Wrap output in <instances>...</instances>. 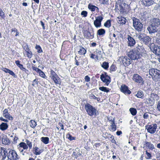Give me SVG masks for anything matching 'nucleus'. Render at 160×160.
I'll list each match as a JSON object with an SVG mask.
<instances>
[{"mask_svg":"<svg viewBox=\"0 0 160 160\" xmlns=\"http://www.w3.org/2000/svg\"><path fill=\"white\" fill-rule=\"evenodd\" d=\"M23 49L24 50L25 54L26 56L29 58H31L32 56V51L29 48V46L27 44L23 47Z\"/></svg>","mask_w":160,"mask_h":160,"instance_id":"obj_20","label":"nucleus"},{"mask_svg":"<svg viewBox=\"0 0 160 160\" xmlns=\"http://www.w3.org/2000/svg\"><path fill=\"white\" fill-rule=\"evenodd\" d=\"M145 127L148 132L151 134H153L156 131L157 125L156 124L154 123L150 125H146Z\"/></svg>","mask_w":160,"mask_h":160,"instance_id":"obj_15","label":"nucleus"},{"mask_svg":"<svg viewBox=\"0 0 160 160\" xmlns=\"http://www.w3.org/2000/svg\"><path fill=\"white\" fill-rule=\"evenodd\" d=\"M25 142L27 145L28 147L29 148V149H31L32 147V143L31 142L29 141L28 139H26Z\"/></svg>","mask_w":160,"mask_h":160,"instance_id":"obj_50","label":"nucleus"},{"mask_svg":"<svg viewBox=\"0 0 160 160\" xmlns=\"http://www.w3.org/2000/svg\"><path fill=\"white\" fill-rule=\"evenodd\" d=\"M143 92L142 91H139L136 94V96L138 98H141L143 96Z\"/></svg>","mask_w":160,"mask_h":160,"instance_id":"obj_55","label":"nucleus"},{"mask_svg":"<svg viewBox=\"0 0 160 160\" xmlns=\"http://www.w3.org/2000/svg\"><path fill=\"white\" fill-rule=\"evenodd\" d=\"M88 8L92 12H94L96 10L97 12H98L99 10V8L98 7L92 5L90 3L88 5Z\"/></svg>","mask_w":160,"mask_h":160,"instance_id":"obj_34","label":"nucleus"},{"mask_svg":"<svg viewBox=\"0 0 160 160\" xmlns=\"http://www.w3.org/2000/svg\"><path fill=\"white\" fill-rule=\"evenodd\" d=\"M38 84V79H35L33 80L32 82V85L33 86H34L35 84Z\"/></svg>","mask_w":160,"mask_h":160,"instance_id":"obj_61","label":"nucleus"},{"mask_svg":"<svg viewBox=\"0 0 160 160\" xmlns=\"http://www.w3.org/2000/svg\"><path fill=\"white\" fill-rule=\"evenodd\" d=\"M146 102L149 105L152 106L154 103L155 101H153V99H152L150 97L147 99Z\"/></svg>","mask_w":160,"mask_h":160,"instance_id":"obj_49","label":"nucleus"},{"mask_svg":"<svg viewBox=\"0 0 160 160\" xmlns=\"http://www.w3.org/2000/svg\"><path fill=\"white\" fill-rule=\"evenodd\" d=\"M78 58L77 56H76L75 58V64L77 66H78L79 65V62H78V60H79V59H78V60L77 59H78Z\"/></svg>","mask_w":160,"mask_h":160,"instance_id":"obj_58","label":"nucleus"},{"mask_svg":"<svg viewBox=\"0 0 160 160\" xmlns=\"http://www.w3.org/2000/svg\"><path fill=\"white\" fill-rule=\"evenodd\" d=\"M35 48L37 50V52L38 53H41L42 52L43 50L40 45L36 44Z\"/></svg>","mask_w":160,"mask_h":160,"instance_id":"obj_48","label":"nucleus"},{"mask_svg":"<svg viewBox=\"0 0 160 160\" xmlns=\"http://www.w3.org/2000/svg\"><path fill=\"white\" fill-rule=\"evenodd\" d=\"M91 58L96 61H98L99 59L102 58V52L100 50H96L93 53H91L89 55Z\"/></svg>","mask_w":160,"mask_h":160,"instance_id":"obj_10","label":"nucleus"},{"mask_svg":"<svg viewBox=\"0 0 160 160\" xmlns=\"http://www.w3.org/2000/svg\"><path fill=\"white\" fill-rule=\"evenodd\" d=\"M132 79L135 82L143 85L144 83V81L142 78L137 74H135L133 76Z\"/></svg>","mask_w":160,"mask_h":160,"instance_id":"obj_14","label":"nucleus"},{"mask_svg":"<svg viewBox=\"0 0 160 160\" xmlns=\"http://www.w3.org/2000/svg\"><path fill=\"white\" fill-rule=\"evenodd\" d=\"M149 74L151 76L153 80L157 82L160 79V71L155 68H151L149 70Z\"/></svg>","mask_w":160,"mask_h":160,"instance_id":"obj_4","label":"nucleus"},{"mask_svg":"<svg viewBox=\"0 0 160 160\" xmlns=\"http://www.w3.org/2000/svg\"><path fill=\"white\" fill-rule=\"evenodd\" d=\"M128 56L132 60H138L140 59L142 57L141 54L138 53L134 50L129 52Z\"/></svg>","mask_w":160,"mask_h":160,"instance_id":"obj_12","label":"nucleus"},{"mask_svg":"<svg viewBox=\"0 0 160 160\" xmlns=\"http://www.w3.org/2000/svg\"><path fill=\"white\" fill-rule=\"evenodd\" d=\"M111 37H112V39H115V40L117 39V36L115 33H113L112 34H110Z\"/></svg>","mask_w":160,"mask_h":160,"instance_id":"obj_62","label":"nucleus"},{"mask_svg":"<svg viewBox=\"0 0 160 160\" xmlns=\"http://www.w3.org/2000/svg\"><path fill=\"white\" fill-rule=\"evenodd\" d=\"M4 150L6 155V158L8 157L7 160H17L19 158V157L18 155L15 151L12 149H10L8 152L6 149L4 148Z\"/></svg>","mask_w":160,"mask_h":160,"instance_id":"obj_2","label":"nucleus"},{"mask_svg":"<svg viewBox=\"0 0 160 160\" xmlns=\"http://www.w3.org/2000/svg\"><path fill=\"white\" fill-rule=\"evenodd\" d=\"M119 8L120 12L122 14L128 13L131 10L130 6L125 3L119 5Z\"/></svg>","mask_w":160,"mask_h":160,"instance_id":"obj_11","label":"nucleus"},{"mask_svg":"<svg viewBox=\"0 0 160 160\" xmlns=\"http://www.w3.org/2000/svg\"><path fill=\"white\" fill-rule=\"evenodd\" d=\"M18 147V149L20 153H23L24 150H27L28 148L26 143L22 142L20 143Z\"/></svg>","mask_w":160,"mask_h":160,"instance_id":"obj_21","label":"nucleus"},{"mask_svg":"<svg viewBox=\"0 0 160 160\" xmlns=\"http://www.w3.org/2000/svg\"><path fill=\"white\" fill-rule=\"evenodd\" d=\"M117 68L116 65L112 64L110 67L109 70L111 72H115L117 69Z\"/></svg>","mask_w":160,"mask_h":160,"instance_id":"obj_46","label":"nucleus"},{"mask_svg":"<svg viewBox=\"0 0 160 160\" xmlns=\"http://www.w3.org/2000/svg\"><path fill=\"white\" fill-rule=\"evenodd\" d=\"M133 50L138 53L141 54L142 56L143 54H146V51L142 45H138Z\"/></svg>","mask_w":160,"mask_h":160,"instance_id":"obj_18","label":"nucleus"},{"mask_svg":"<svg viewBox=\"0 0 160 160\" xmlns=\"http://www.w3.org/2000/svg\"><path fill=\"white\" fill-rule=\"evenodd\" d=\"M159 47L158 46L155 45L154 44L151 45L150 47V49L151 51L155 54L157 50V49Z\"/></svg>","mask_w":160,"mask_h":160,"instance_id":"obj_39","label":"nucleus"},{"mask_svg":"<svg viewBox=\"0 0 160 160\" xmlns=\"http://www.w3.org/2000/svg\"><path fill=\"white\" fill-rule=\"evenodd\" d=\"M101 67L105 70H108L109 67L108 62L105 61L103 62L101 64Z\"/></svg>","mask_w":160,"mask_h":160,"instance_id":"obj_40","label":"nucleus"},{"mask_svg":"<svg viewBox=\"0 0 160 160\" xmlns=\"http://www.w3.org/2000/svg\"><path fill=\"white\" fill-rule=\"evenodd\" d=\"M108 120L111 123L109 130L112 132H115L117 129V126L115 123V119H110V118H108Z\"/></svg>","mask_w":160,"mask_h":160,"instance_id":"obj_16","label":"nucleus"},{"mask_svg":"<svg viewBox=\"0 0 160 160\" xmlns=\"http://www.w3.org/2000/svg\"><path fill=\"white\" fill-rule=\"evenodd\" d=\"M50 78L53 80L56 84L60 85L61 83V80L58 75L52 69L50 71Z\"/></svg>","mask_w":160,"mask_h":160,"instance_id":"obj_6","label":"nucleus"},{"mask_svg":"<svg viewBox=\"0 0 160 160\" xmlns=\"http://www.w3.org/2000/svg\"><path fill=\"white\" fill-rule=\"evenodd\" d=\"M157 27H158L154 25H152V24L151 23V25L148 27V30L149 33H155L157 32L158 30V29L157 28Z\"/></svg>","mask_w":160,"mask_h":160,"instance_id":"obj_25","label":"nucleus"},{"mask_svg":"<svg viewBox=\"0 0 160 160\" xmlns=\"http://www.w3.org/2000/svg\"><path fill=\"white\" fill-rule=\"evenodd\" d=\"M139 38L140 40L143 42L145 44H149V43L151 41V38L148 36L142 37L140 35Z\"/></svg>","mask_w":160,"mask_h":160,"instance_id":"obj_22","label":"nucleus"},{"mask_svg":"<svg viewBox=\"0 0 160 160\" xmlns=\"http://www.w3.org/2000/svg\"><path fill=\"white\" fill-rule=\"evenodd\" d=\"M50 78L53 80L56 84L60 85L61 83V80L58 75L52 69L50 71Z\"/></svg>","mask_w":160,"mask_h":160,"instance_id":"obj_7","label":"nucleus"},{"mask_svg":"<svg viewBox=\"0 0 160 160\" xmlns=\"http://www.w3.org/2000/svg\"><path fill=\"white\" fill-rule=\"evenodd\" d=\"M141 2L146 7H148L153 4L154 1L153 0H142Z\"/></svg>","mask_w":160,"mask_h":160,"instance_id":"obj_29","label":"nucleus"},{"mask_svg":"<svg viewBox=\"0 0 160 160\" xmlns=\"http://www.w3.org/2000/svg\"><path fill=\"white\" fill-rule=\"evenodd\" d=\"M66 138L70 141L74 140L76 138L75 137H72V135L69 133L67 134Z\"/></svg>","mask_w":160,"mask_h":160,"instance_id":"obj_53","label":"nucleus"},{"mask_svg":"<svg viewBox=\"0 0 160 160\" xmlns=\"http://www.w3.org/2000/svg\"><path fill=\"white\" fill-rule=\"evenodd\" d=\"M150 97L152 99H153V101L158 100L159 99V97L158 95L155 93H152L151 94Z\"/></svg>","mask_w":160,"mask_h":160,"instance_id":"obj_37","label":"nucleus"},{"mask_svg":"<svg viewBox=\"0 0 160 160\" xmlns=\"http://www.w3.org/2000/svg\"><path fill=\"white\" fill-rule=\"evenodd\" d=\"M103 19V18L102 16H99L97 17V18H96V20H97L98 21L101 22Z\"/></svg>","mask_w":160,"mask_h":160,"instance_id":"obj_59","label":"nucleus"},{"mask_svg":"<svg viewBox=\"0 0 160 160\" xmlns=\"http://www.w3.org/2000/svg\"><path fill=\"white\" fill-rule=\"evenodd\" d=\"M117 18L118 23L120 24L123 25L126 23V19L125 18L122 16H119Z\"/></svg>","mask_w":160,"mask_h":160,"instance_id":"obj_32","label":"nucleus"},{"mask_svg":"<svg viewBox=\"0 0 160 160\" xmlns=\"http://www.w3.org/2000/svg\"><path fill=\"white\" fill-rule=\"evenodd\" d=\"M29 124L30 126L33 128H35L37 125L36 122L32 120H31Z\"/></svg>","mask_w":160,"mask_h":160,"instance_id":"obj_44","label":"nucleus"},{"mask_svg":"<svg viewBox=\"0 0 160 160\" xmlns=\"http://www.w3.org/2000/svg\"><path fill=\"white\" fill-rule=\"evenodd\" d=\"M94 24L96 27L97 28L101 26V22L98 21L97 20H95L94 22Z\"/></svg>","mask_w":160,"mask_h":160,"instance_id":"obj_52","label":"nucleus"},{"mask_svg":"<svg viewBox=\"0 0 160 160\" xmlns=\"http://www.w3.org/2000/svg\"><path fill=\"white\" fill-rule=\"evenodd\" d=\"M0 16L3 19H4L5 17V13L2 9H0Z\"/></svg>","mask_w":160,"mask_h":160,"instance_id":"obj_56","label":"nucleus"},{"mask_svg":"<svg viewBox=\"0 0 160 160\" xmlns=\"http://www.w3.org/2000/svg\"><path fill=\"white\" fill-rule=\"evenodd\" d=\"M11 32H16V34L15 35V36H17L18 35H19V32H18V30L17 29L15 28H12L11 30Z\"/></svg>","mask_w":160,"mask_h":160,"instance_id":"obj_57","label":"nucleus"},{"mask_svg":"<svg viewBox=\"0 0 160 160\" xmlns=\"http://www.w3.org/2000/svg\"><path fill=\"white\" fill-rule=\"evenodd\" d=\"M120 89L121 91L125 95H129L131 93V92L129 89L128 87L125 84L121 85Z\"/></svg>","mask_w":160,"mask_h":160,"instance_id":"obj_17","label":"nucleus"},{"mask_svg":"<svg viewBox=\"0 0 160 160\" xmlns=\"http://www.w3.org/2000/svg\"><path fill=\"white\" fill-rule=\"evenodd\" d=\"M82 33L84 38L86 39L90 40L94 38V30L92 26L90 27V30L88 28L87 30H83Z\"/></svg>","mask_w":160,"mask_h":160,"instance_id":"obj_3","label":"nucleus"},{"mask_svg":"<svg viewBox=\"0 0 160 160\" xmlns=\"http://www.w3.org/2000/svg\"><path fill=\"white\" fill-rule=\"evenodd\" d=\"M41 141L45 144H47L49 143V138L48 137H42L41 138Z\"/></svg>","mask_w":160,"mask_h":160,"instance_id":"obj_42","label":"nucleus"},{"mask_svg":"<svg viewBox=\"0 0 160 160\" xmlns=\"http://www.w3.org/2000/svg\"><path fill=\"white\" fill-rule=\"evenodd\" d=\"M79 49L78 51L79 54L81 55H84L87 52L86 48H84L82 46H79Z\"/></svg>","mask_w":160,"mask_h":160,"instance_id":"obj_31","label":"nucleus"},{"mask_svg":"<svg viewBox=\"0 0 160 160\" xmlns=\"http://www.w3.org/2000/svg\"><path fill=\"white\" fill-rule=\"evenodd\" d=\"M146 154L147 155V156L145 157V158L147 159H151L152 157L151 154L147 150H146L145 151Z\"/></svg>","mask_w":160,"mask_h":160,"instance_id":"obj_54","label":"nucleus"},{"mask_svg":"<svg viewBox=\"0 0 160 160\" xmlns=\"http://www.w3.org/2000/svg\"><path fill=\"white\" fill-rule=\"evenodd\" d=\"M1 70L6 73H8L9 74L14 78H16V75L14 73L12 70L5 68H2Z\"/></svg>","mask_w":160,"mask_h":160,"instance_id":"obj_30","label":"nucleus"},{"mask_svg":"<svg viewBox=\"0 0 160 160\" xmlns=\"http://www.w3.org/2000/svg\"><path fill=\"white\" fill-rule=\"evenodd\" d=\"M99 89L102 91L106 92H109L110 91V89L109 88L104 86L100 87Z\"/></svg>","mask_w":160,"mask_h":160,"instance_id":"obj_41","label":"nucleus"},{"mask_svg":"<svg viewBox=\"0 0 160 160\" xmlns=\"http://www.w3.org/2000/svg\"><path fill=\"white\" fill-rule=\"evenodd\" d=\"M151 23L158 27L160 25V20L157 18H154L151 21Z\"/></svg>","mask_w":160,"mask_h":160,"instance_id":"obj_33","label":"nucleus"},{"mask_svg":"<svg viewBox=\"0 0 160 160\" xmlns=\"http://www.w3.org/2000/svg\"><path fill=\"white\" fill-rule=\"evenodd\" d=\"M143 148L148 149L151 150H153L155 149L154 145L151 142L145 141L144 142L143 144Z\"/></svg>","mask_w":160,"mask_h":160,"instance_id":"obj_23","label":"nucleus"},{"mask_svg":"<svg viewBox=\"0 0 160 160\" xmlns=\"http://www.w3.org/2000/svg\"><path fill=\"white\" fill-rule=\"evenodd\" d=\"M101 81L105 83V85L108 86L111 82L110 77L108 76L106 72H103L100 76Z\"/></svg>","mask_w":160,"mask_h":160,"instance_id":"obj_9","label":"nucleus"},{"mask_svg":"<svg viewBox=\"0 0 160 160\" xmlns=\"http://www.w3.org/2000/svg\"><path fill=\"white\" fill-rule=\"evenodd\" d=\"M128 46L130 47L133 46L136 43L135 40L130 36L128 35Z\"/></svg>","mask_w":160,"mask_h":160,"instance_id":"obj_24","label":"nucleus"},{"mask_svg":"<svg viewBox=\"0 0 160 160\" xmlns=\"http://www.w3.org/2000/svg\"><path fill=\"white\" fill-rule=\"evenodd\" d=\"M133 26L135 29L138 32H141L143 30V25L140 20L133 17L132 18Z\"/></svg>","mask_w":160,"mask_h":160,"instance_id":"obj_5","label":"nucleus"},{"mask_svg":"<svg viewBox=\"0 0 160 160\" xmlns=\"http://www.w3.org/2000/svg\"><path fill=\"white\" fill-rule=\"evenodd\" d=\"M43 151V149H40L37 146L33 147V152L35 155H38L41 154Z\"/></svg>","mask_w":160,"mask_h":160,"instance_id":"obj_28","label":"nucleus"},{"mask_svg":"<svg viewBox=\"0 0 160 160\" xmlns=\"http://www.w3.org/2000/svg\"><path fill=\"white\" fill-rule=\"evenodd\" d=\"M87 12L85 11H83L82 12L81 14L84 17H86L87 15Z\"/></svg>","mask_w":160,"mask_h":160,"instance_id":"obj_60","label":"nucleus"},{"mask_svg":"<svg viewBox=\"0 0 160 160\" xmlns=\"http://www.w3.org/2000/svg\"><path fill=\"white\" fill-rule=\"evenodd\" d=\"M118 60L121 64L126 67L128 66L131 63L130 59L127 56H121L119 58Z\"/></svg>","mask_w":160,"mask_h":160,"instance_id":"obj_13","label":"nucleus"},{"mask_svg":"<svg viewBox=\"0 0 160 160\" xmlns=\"http://www.w3.org/2000/svg\"><path fill=\"white\" fill-rule=\"evenodd\" d=\"M20 61L19 60H17L15 61V63L17 66L22 71H24L25 73H27L28 71V70L24 68L22 64L20 63Z\"/></svg>","mask_w":160,"mask_h":160,"instance_id":"obj_26","label":"nucleus"},{"mask_svg":"<svg viewBox=\"0 0 160 160\" xmlns=\"http://www.w3.org/2000/svg\"><path fill=\"white\" fill-rule=\"evenodd\" d=\"M3 115L5 118H8L10 120H12L13 119V117L8 112V110L7 108L5 109L3 111Z\"/></svg>","mask_w":160,"mask_h":160,"instance_id":"obj_27","label":"nucleus"},{"mask_svg":"<svg viewBox=\"0 0 160 160\" xmlns=\"http://www.w3.org/2000/svg\"><path fill=\"white\" fill-rule=\"evenodd\" d=\"M32 68L33 71H35L38 73L39 74V75L41 77L45 78L46 75L40 69L35 67V65L32 64Z\"/></svg>","mask_w":160,"mask_h":160,"instance_id":"obj_19","label":"nucleus"},{"mask_svg":"<svg viewBox=\"0 0 160 160\" xmlns=\"http://www.w3.org/2000/svg\"><path fill=\"white\" fill-rule=\"evenodd\" d=\"M84 107L87 114L89 116H97L98 115V111L95 107L90 104L86 103Z\"/></svg>","mask_w":160,"mask_h":160,"instance_id":"obj_1","label":"nucleus"},{"mask_svg":"<svg viewBox=\"0 0 160 160\" xmlns=\"http://www.w3.org/2000/svg\"><path fill=\"white\" fill-rule=\"evenodd\" d=\"M102 136L105 139H109V137L111 136V134L107 132H105L103 133Z\"/></svg>","mask_w":160,"mask_h":160,"instance_id":"obj_47","label":"nucleus"},{"mask_svg":"<svg viewBox=\"0 0 160 160\" xmlns=\"http://www.w3.org/2000/svg\"><path fill=\"white\" fill-rule=\"evenodd\" d=\"M89 98L91 99L97 100L98 102H99L100 100V98L96 97L93 94L91 93L89 95Z\"/></svg>","mask_w":160,"mask_h":160,"instance_id":"obj_43","label":"nucleus"},{"mask_svg":"<svg viewBox=\"0 0 160 160\" xmlns=\"http://www.w3.org/2000/svg\"><path fill=\"white\" fill-rule=\"evenodd\" d=\"M8 128V125L7 123L2 122L0 125V128L2 131L6 130Z\"/></svg>","mask_w":160,"mask_h":160,"instance_id":"obj_36","label":"nucleus"},{"mask_svg":"<svg viewBox=\"0 0 160 160\" xmlns=\"http://www.w3.org/2000/svg\"><path fill=\"white\" fill-rule=\"evenodd\" d=\"M6 152L4 150V148L1 147L0 149V159L2 158V159H5L6 158V155L5 153Z\"/></svg>","mask_w":160,"mask_h":160,"instance_id":"obj_35","label":"nucleus"},{"mask_svg":"<svg viewBox=\"0 0 160 160\" xmlns=\"http://www.w3.org/2000/svg\"><path fill=\"white\" fill-rule=\"evenodd\" d=\"M129 111L131 114L133 116H135L137 114V111L135 108H131L129 109Z\"/></svg>","mask_w":160,"mask_h":160,"instance_id":"obj_51","label":"nucleus"},{"mask_svg":"<svg viewBox=\"0 0 160 160\" xmlns=\"http://www.w3.org/2000/svg\"><path fill=\"white\" fill-rule=\"evenodd\" d=\"M155 54L158 56H160V48L159 47H158V48L157 50L155 53Z\"/></svg>","mask_w":160,"mask_h":160,"instance_id":"obj_64","label":"nucleus"},{"mask_svg":"<svg viewBox=\"0 0 160 160\" xmlns=\"http://www.w3.org/2000/svg\"><path fill=\"white\" fill-rule=\"evenodd\" d=\"M50 78L53 80L56 84L60 85L61 83V80L58 75L52 69L50 71Z\"/></svg>","mask_w":160,"mask_h":160,"instance_id":"obj_8","label":"nucleus"},{"mask_svg":"<svg viewBox=\"0 0 160 160\" xmlns=\"http://www.w3.org/2000/svg\"><path fill=\"white\" fill-rule=\"evenodd\" d=\"M111 21L110 20H108L104 23V25L105 27L109 28L111 26Z\"/></svg>","mask_w":160,"mask_h":160,"instance_id":"obj_45","label":"nucleus"},{"mask_svg":"<svg viewBox=\"0 0 160 160\" xmlns=\"http://www.w3.org/2000/svg\"><path fill=\"white\" fill-rule=\"evenodd\" d=\"M105 33V30L104 29L101 28L98 30L97 32V35L98 36H100L104 34Z\"/></svg>","mask_w":160,"mask_h":160,"instance_id":"obj_38","label":"nucleus"},{"mask_svg":"<svg viewBox=\"0 0 160 160\" xmlns=\"http://www.w3.org/2000/svg\"><path fill=\"white\" fill-rule=\"evenodd\" d=\"M85 81L87 82H89L90 80V78L87 75L85 76L84 78Z\"/></svg>","mask_w":160,"mask_h":160,"instance_id":"obj_63","label":"nucleus"}]
</instances>
